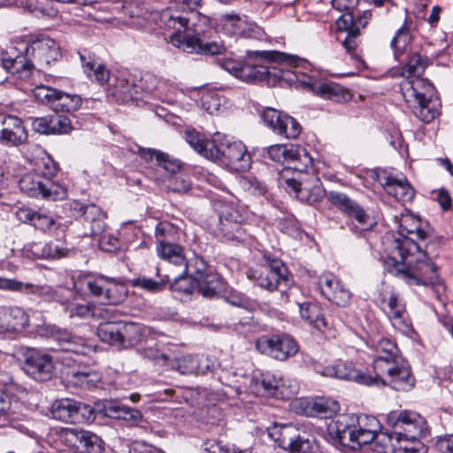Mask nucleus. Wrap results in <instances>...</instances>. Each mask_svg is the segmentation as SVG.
I'll return each mask as SVG.
<instances>
[{
	"label": "nucleus",
	"mask_w": 453,
	"mask_h": 453,
	"mask_svg": "<svg viewBox=\"0 0 453 453\" xmlns=\"http://www.w3.org/2000/svg\"><path fill=\"white\" fill-rule=\"evenodd\" d=\"M262 60L280 65L286 64L296 68L305 67L308 65L305 59L298 56L276 50L248 51L247 58L244 61H239L233 58H218L217 63L233 76L245 82L266 81L267 84H271L281 80L293 81L296 77L304 87L322 98L335 103H345L351 99V93L337 83L319 82L314 76L303 75V78L300 79L298 71L291 72L288 69L278 68L273 63L265 65L260 63Z\"/></svg>",
	"instance_id": "obj_1"
},
{
	"label": "nucleus",
	"mask_w": 453,
	"mask_h": 453,
	"mask_svg": "<svg viewBox=\"0 0 453 453\" xmlns=\"http://www.w3.org/2000/svg\"><path fill=\"white\" fill-rule=\"evenodd\" d=\"M398 234L384 259V269L408 285H435L439 281L437 267L415 241V238L425 240L427 237L423 223L412 214H403L399 219Z\"/></svg>",
	"instance_id": "obj_2"
},
{
	"label": "nucleus",
	"mask_w": 453,
	"mask_h": 453,
	"mask_svg": "<svg viewBox=\"0 0 453 453\" xmlns=\"http://www.w3.org/2000/svg\"><path fill=\"white\" fill-rule=\"evenodd\" d=\"M428 65L426 57L414 51L408 55V60L402 68V96L412 113L421 121L430 123L439 115L440 103L433 97L434 87L421 78Z\"/></svg>",
	"instance_id": "obj_3"
},
{
	"label": "nucleus",
	"mask_w": 453,
	"mask_h": 453,
	"mask_svg": "<svg viewBox=\"0 0 453 453\" xmlns=\"http://www.w3.org/2000/svg\"><path fill=\"white\" fill-rule=\"evenodd\" d=\"M73 288L77 291L87 289L105 305H119L128 295L127 286L120 279L103 274H81L74 280Z\"/></svg>",
	"instance_id": "obj_4"
},
{
	"label": "nucleus",
	"mask_w": 453,
	"mask_h": 453,
	"mask_svg": "<svg viewBox=\"0 0 453 453\" xmlns=\"http://www.w3.org/2000/svg\"><path fill=\"white\" fill-rule=\"evenodd\" d=\"M211 145L209 160L234 172H244L250 168L251 157L242 142L232 141L225 134L216 133L215 142Z\"/></svg>",
	"instance_id": "obj_5"
},
{
	"label": "nucleus",
	"mask_w": 453,
	"mask_h": 453,
	"mask_svg": "<svg viewBox=\"0 0 453 453\" xmlns=\"http://www.w3.org/2000/svg\"><path fill=\"white\" fill-rule=\"evenodd\" d=\"M247 275L248 278L254 280L258 287L270 292L285 293L292 285L288 268L281 260L276 258L268 260L266 265L257 270L250 269Z\"/></svg>",
	"instance_id": "obj_6"
},
{
	"label": "nucleus",
	"mask_w": 453,
	"mask_h": 453,
	"mask_svg": "<svg viewBox=\"0 0 453 453\" xmlns=\"http://www.w3.org/2000/svg\"><path fill=\"white\" fill-rule=\"evenodd\" d=\"M297 174V177H288L286 170L280 173L279 182L289 194H294L302 202L312 204L321 201L325 190L319 178L309 174L302 178V173Z\"/></svg>",
	"instance_id": "obj_7"
},
{
	"label": "nucleus",
	"mask_w": 453,
	"mask_h": 453,
	"mask_svg": "<svg viewBox=\"0 0 453 453\" xmlns=\"http://www.w3.org/2000/svg\"><path fill=\"white\" fill-rule=\"evenodd\" d=\"M25 50L32 64V68L37 66L43 69L62 57L59 43L46 35H32L25 46Z\"/></svg>",
	"instance_id": "obj_8"
},
{
	"label": "nucleus",
	"mask_w": 453,
	"mask_h": 453,
	"mask_svg": "<svg viewBox=\"0 0 453 453\" xmlns=\"http://www.w3.org/2000/svg\"><path fill=\"white\" fill-rule=\"evenodd\" d=\"M19 188L21 192L35 198L57 201L67 196L65 188L35 172L22 175L19 180Z\"/></svg>",
	"instance_id": "obj_9"
},
{
	"label": "nucleus",
	"mask_w": 453,
	"mask_h": 453,
	"mask_svg": "<svg viewBox=\"0 0 453 453\" xmlns=\"http://www.w3.org/2000/svg\"><path fill=\"white\" fill-rule=\"evenodd\" d=\"M268 157L282 164H288L283 171L293 169L296 173H305L312 167L313 160L305 148L296 145L289 147L281 144L272 145L267 149Z\"/></svg>",
	"instance_id": "obj_10"
},
{
	"label": "nucleus",
	"mask_w": 453,
	"mask_h": 453,
	"mask_svg": "<svg viewBox=\"0 0 453 453\" xmlns=\"http://www.w3.org/2000/svg\"><path fill=\"white\" fill-rule=\"evenodd\" d=\"M328 198L332 204L344 212L352 219L350 230L360 234L371 230L375 226L374 219L357 202L341 192H330Z\"/></svg>",
	"instance_id": "obj_11"
},
{
	"label": "nucleus",
	"mask_w": 453,
	"mask_h": 453,
	"mask_svg": "<svg viewBox=\"0 0 453 453\" xmlns=\"http://www.w3.org/2000/svg\"><path fill=\"white\" fill-rule=\"evenodd\" d=\"M376 375L372 376L376 380L373 385L381 383L388 385L397 391H409L415 384V379L411 372L409 365L402 357L381 369L375 370Z\"/></svg>",
	"instance_id": "obj_12"
},
{
	"label": "nucleus",
	"mask_w": 453,
	"mask_h": 453,
	"mask_svg": "<svg viewBox=\"0 0 453 453\" xmlns=\"http://www.w3.org/2000/svg\"><path fill=\"white\" fill-rule=\"evenodd\" d=\"M33 94L36 101L48 105L56 112H72L79 110L82 104V99L79 95L68 94L57 88L38 85Z\"/></svg>",
	"instance_id": "obj_13"
},
{
	"label": "nucleus",
	"mask_w": 453,
	"mask_h": 453,
	"mask_svg": "<svg viewBox=\"0 0 453 453\" xmlns=\"http://www.w3.org/2000/svg\"><path fill=\"white\" fill-rule=\"evenodd\" d=\"M172 44L185 52L208 56H226V47L221 41H208L197 28L193 35H178L172 39Z\"/></svg>",
	"instance_id": "obj_14"
},
{
	"label": "nucleus",
	"mask_w": 453,
	"mask_h": 453,
	"mask_svg": "<svg viewBox=\"0 0 453 453\" xmlns=\"http://www.w3.org/2000/svg\"><path fill=\"white\" fill-rule=\"evenodd\" d=\"M243 219L242 214L234 206L223 204L219 211L216 234L226 242H245L247 234L242 225Z\"/></svg>",
	"instance_id": "obj_15"
},
{
	"label": "nucleus",
	"mask_w": 453,
	"mask_h": 453,
	"mask_svg": "<svg viewBox=\"0 0 453 453\" xmlns=\"http://www.w3.org/2000/svg\"><path fill=\"white\" fill-rule=\"evenodd\" d=\"M16 216L21 222L30 224L45 234L61 237L65 232L61 219L42 209L34 211L28 207L20 208L16 211Z\"/></svg>",
	"instance_id": "obj_16"
},
{
	"label": "nucleus",
	"mask_w": 453,
	"mask_h": 453,
	"mask_svg": "<svg viewBox=\"0 0 453 453\" xmlns=\"http://www.w3.org/2000/svg\"><path fill=\"white\" fill-rule=\"evenodd\" d=\"M387 422L395 431H401L406 438L416 439L427 430L423 417L411 411H392L388 414Z\"/></svg>",
	"instance_id": "obj_17"
},
{
	"label": "nucleus",
	"mask_w": 453,
	"mask_h": 453,
	"mask_svg": "<svg viewBox=\"0 0 453 453\" xmlns=\"http://www.w3.org/2000/svg\"><path fill=\"white\" fill-rule=\"evenodd\" d=\"M23 370L35 380H49L55 371L54 357L42 349H28L24 353Z\"/></svg>",
	"instance_id": "obj_18"
},
{
	"label": "nucleus",
	"mask_w": 453,
	"mask_h": 453,
	"mask_svg": "<svg viewBox=\"0 0 453 453\" xmlns=\"http://www.w3.org/2000/svg\"><path fill=\"white\" fill-rule=\"evenodd\" d=\"M261 118L273 133L286 139H296L302 131V127L296 119L274 108H266Z\"/></svg>",
	"instance_id": "obj_19"
},
{
	"label": "nucleus",
	"mask_w": 453,
	"mask_h": 453,
	"mask_svg": "<svg viewBox=\"0 0 453 453\" xmlns=\"http://www.w3.org/2000/svg\"><path fill=\"white\" fill-rule=\"evenodd\" d=\"M50 336L63 352H72L76 356H88L96 352V346L89 341L73 336L69 331L56 326H50Z\"/></svg>",
	"instance_id": "obj_20"
},
{
	"label": "nucleus",
	"mask_w": 453,
	"mask_h": 453,
	"mask_svg": "<svg viewBox=\"0 0 453 453\" xmlns=\"http://www.w3.org/2000/svg\"><path fill=\"white\" fill-rule=\"evenodd\" d=\"M27 140L23 121L13 115L0 112V143L5 146H19Z\"/></svg>",
	"instance_id": "obj_21"
},
{
	"label": "nucleus",
	"mask_w": 453,
	"mask_h": 453,
	"mask_svg": "<svg viewBox=\"0 0 453 453\" xmlns=\"http://www.w3.org/2000/svg\"><path fill=\"white\" fill-rule=\"evenodd\" d=\"M29 326V316L19 306H0V335L23 332Z\"/></svg>",
	"instance_id": "obj_22"
},
{
	"label": "nucleus",
	"mask_w": 453,
	"mask_h": 453,
	"mask_svg": "<svg viewBox=\"0 0 453 453\" xmlns=\"http://www.w3.org/2000/svg\"><path fill=\"white\" fill-rule=\"evenodd\" d=\"M384 302L386 303L384 311L392 326L403 334H411L413 327L406 311L405 303L400 299L399 295L392 291Z\"/></svg>",
	"instance_id": "obj_23"
},
{
	"label": "nucleus",
	"mask_w": 453,
	"mask_h": 453,
	"mask_svg": "<svg viewBox=\"0 0 453 453\" xmlns=\"http://www.w3.org/2000/svg\"><path fill=\"white\" fill-rule=\"evenodd\" d=\"M319 372L326 377L354 380L365 386H372L376 380L372 376L355 369L351 362L342 360H338L334 364L324 367Z\"/></svg>",
	"instance_id": "obj_24"
},
{
	"label": "nucleus",
	"mask_w": 453,
	"mask_h": 453,
	"mask_svg": "<svg viewBox=\"0 0 453 453\" xmlns=\"http://www.w3.org/2000/svg\"><path fill=\"white\" fill-rule=\"evenodd\" d=\"M358 418L355 414H341L327 425L329 435L342 445H349L356 441V423Z\"/></svg>",
	"instance_id": "obj_25"
},
{
	"label": "nucleus",
	"mask_w": 453,
	"mask_h": 453,
	"mask_svg": "<svg viewBox=\"0 0 453 453\" xmlns=\"http://www.w3.org/2000/svg\"><path fill=\"white\" fill-rule=\"evenodd\" d=\"M319 288L322 295L339 306H346L351 298V293L342 282L331 273L319 277Z\"/></svg>",
	"instance_id": "obj_26"
},
{
	"label": "nucleus",
	"mask_w": 453,
	"mask_h": 453,
	"mask_svg": "<svg viewBox=\"0 0 453 453\" xmlns=\"http://www.w3.org/2000/svg\"><path fill=\"white\" fill-rule=\"evenodd\" d=\"M165 368L174 370L180 374H204L211 370L207 357H199L192 355H182L180 357L170 355V361Z\"/></svg>",
	"instance_id": "obj_27"
},
{
	"label": "nucleus",
	"mask_w": 453,
	"mask_h": 453,
	"mask_svg": "<svg viewBox=\"0 0 453 453\" xmlns=\"http://www.w3.org/2000/svg\"><path fill=\"white\" fill-rule=\"evenodd\" d=\"M192 12L179 11L175 6H171L164 10L160 14L161 22L174 33L170 37L172 39L178 35H190L188 33L191 21Z\"/></svg>",
	"instance_id": "obj_28"
},
{
	"label": "nucleus",
	"mask_w": 453,
	"mask_h": 453,
	"mask_svg": "<svg viewBox=\"0 0 453 453\" xmlns=\"http://www.w3.org/2000/svg\"><path fill=\"white\" fill-rule=\"evenodd\" d=\"M54 288L49 285H35L24 283L14 279L0 277V289L35 295L46 302H52Z\"/></svg>",
	"instance_id": "obj_29"
},
{
	"label": "nucleus",
	"mask_w": 453,
	"mask_h": 453,
	"mask_svg": "<svg viewBox=\"0 0 453 453\" xmlns=\"http://www.w3.org/2000/svg\"><path fill=\"white\" fill-rule=\"evenodd\" d=\"M137 94V85L134 78L113 76L106 88L107 96L119 103L133 100Z\"/></svg>",
	"instance_id": "obj_30"
},
{
	"label": "nucleus",
	"mask_w": 453,
	"mask_h": 453,
	"mask_svg": "<svg viewBox=\"0 0 453 453\" xmlns=\"http://www.w3.org/2000/svg\"><path fill=\"white\" fill-rule=\"evenodd\" d=\"M372 347L376 351V357L373 361L374 371L381 369L383 366L401 358L398 356L396 344L388 338L379 337L372 339Z\"/></svg>",
	"instance_id": "obj_31"
},
{
	"label": "nucleus",
	"mask_w": 453,
	"mask_h": 453,
	"mask_svg": "<svg viewBox=\"0 0 453 453\" xmlns=\"http://www.w3.org/2000/svg\"><path fill=\"white\" fill-rule=\"evenodd\" d=\"M70 319H109L111 311L108 308L96 306L93 303H76L72 300L64 311Z\"/></svg>",
	"instance_id": "obj_32"
},
{
	"label": "nucleus",
	"mask_w": 453,
	"mask_h": 453,
	"mask_svg": "<svg viewBox=\"0 0 453 453\" xmlns=\"http://www.w3.org/2000/svg\"><path fill=\"white\" fill-rule=\"evenodd\" d=\"M63 377L69 385L89 389L101 381V374L88 367H78L63 372Z\"/></svg>",
	"instance_id": "obj_33"
},
{
	"label": "nucleus",
	"mask_w": 453,
	"mask_h": 453,
	"mask_svg": "<svg viewBox=\"0 0 453 453\" xmlns=\"http://www.w3.org/2000/svg\"><path fill=\"white\" fill-rule=\"evenodd\" d=\"M380 182L385 191L398 201L409 202L414 196V189L405 178L397 179L391 175H383L380 177Z\"/></svg>",
	"instance_id": "obj_34"
},
{
	"label": "nucleus",
	"mask_w": 453,
	"mask_h": 453,
	"mask_svg": "<svg viewBox=\"0 0 453 453\" xmlns=\"http://www.w3.org/2000/svg\"><path fill=\"white\" fill-rule=\"evenodd\" d=\"M141 157L146 161L156 160L157 165L165 172V177L177 173L181 170L180 161L169 154L155 149H142Z\"/></svg>",
	"instance_id": "obj_35"
},
{
	"label": "nucleus",
	"mask_w": 453,
	"mask_h": 453,
	"mask_svg": "<svg viewBox=\"0 0 453 453\" xmlns=\"http://www.w3.org/2000/svg\"><path fill=\"white\" fill-rule=\"evenodd\" d=\"M3 67L12 74H22L32 69L30 59L24 50L19 52L14 47H11L1 58Z\"/></svg>",
	"instance_id": "obj_36"
},
{
	"label": "nucleus",
	"mask_w": 453,
	"mask_h": 453,
	"mask_svg": "<svg viewBox=\"0 0 453 453\" xmlns=\"http://www.w3.org/2000/svg\"><path fill=\"white\" fill-rule=\"evenodd\" d=\"M216 27L226 35L245 36L249 24L244 18L236 13H226L216 19Z\"/></svg>",
	"instance_id": "obj_37"
},
{
	"label": "nucleus",
	"mask_w": 453,
	"mask_h": 453,
	"mask_svg": "<svg viewBox=\"0 0 453 453\" xmlns=\"http://www.w3.org/2000/svg\"><path fill=\"white\" fill-rule=\"evenodd\" d=\"M358 421L356 423L355 438L358 445L367 444L374 441L377 433L380 429L379 420L373 416L360 415L357 416Z\"/></svg>",
	"instance_id": "obj_38"
},
{
	"label": "nucleus",
	"mask_w": 453,
	"mask_h": 453,
	"mask_svg": "<svg viewBox=\"0 0 453 453\" xmlns=\"http://www.w3.org/2000/svg\"><path fill=\"white\" fill-rule=\"evenodd\" d=\"M156 253L160 259L183 269L185 273H188V263L184 247L178 242L156 248Z\"/></svg>",
	"instance_id": "obj_39"
},
{
	"label": "nucleus",
	"mask_w": 453,
	"mask_h": 453,
	"mask_svg": "<svg viewBox=\"0 0 453 453\" xmlns=\"http://www.w3.org/2000/svg\"><path fill=\"white\" fill-rule=\"evenodd\" d=\"M80 60L83 68V72L91 80L96 81L100 85L110 83L113 78L111 76L110 71L102 64L96 65L90 56H87L86 52H79Z\"/></svg>",
	"instance_id": "obj_40"
},
{
	"label": "nucleus",
	"mask_w": 453,
	"mask_h": 453,
	"mask_svg": "<svg viewBox=\"0 0 453 453\" xmlns=\"http://www.w3.org/2000/svg\"><path fill=\"white\" fill-rule=\"evenodd\" d=\"M269 436L283 449H293L300 433L292 424L275 425L269 430Z\"/></svg>",
	"instance_id": "obj_41"
},
{
	"label": "nucleus",
	"mask_w": 453,
	"mask_h": 453,
	"mask_svg": "<svg viewBox=\"0 0 453 453\" xmlns=\"http://www.w3.org/2000/svg\"><path fill=\"white\" fill-rule=\"evenodd\" d=\"M195 283L196 292L206 298L218 296L225 288L222 278L213 272L196 280Z\"/></svg>",
	"instance_id": "obj_42"
},
{
	"label": "nucleus",
	"mask_w": 453,
	"mask_h": 453,
	"mask_svg": "<svg viewBox=\"0 0 453 453\" xmlns=\"http://www.w3.org/2000/svg\"><path fill=\"white\" fill-rule=\"evenodd\" d=\"M411 41V23L405 19L390 42L395 59L401 61V58L409 51Z\"/></svg>",
	"instance_id": "obj_43"
},
{
	"label": "nucleus",
	"mask_w": 453,
	"mask_h": 453,
	"mask_svg": "<svg viewBox=\"0 0 453 453\" xmlns=\"http://www.w3.org/2000/svg\"><path fill=\"white\" fill-rule=\"evenodd\" d=\"M170 281L168 275L159 273V268H157V278L152 279L146 276H139L130 280L132 287L156 294L163 291Z\"/></svg>",
	"instance_id": "obj_44"
},
{
	"label": "nucleus",
	"mask_w": 453,
	"mask_h": 453,
	"mask_svg": "<svg viewBox=\"0 0 453 453\" xmlns=\"http://www.w3.org/2000/svg\"><path fill=\"white\" fill-rule=\"evenodd\" d=\"M184 137L194 150L209 159V152L212 150L211 144L215 142V135L211 140H209L195 129L187 128L184 132Z\"/></svg>",
	"instance_id": "obj_45"
},
{
	"label": "nucleus",
	"mask_w": 453,
	"mask_h": 453,
	"mask_svg": "<svg viewBox=\"0 0 453 453\" xmlns=\"http://www.w3.org/2000/svg\"><path fill=\"white\" fill-rule=\"evenodd\" d=\"M97 335L104 342L111 345L123 346L120 321H107L100 323Z\"/></svg>",
	"instance_id": "obj_46"
},
{
	"label": "nucleus",
	"mask_w": 453,
	"mask_h": 453,
	"mask_svg": "<svg viewBox=\"0 0 453 453\" xmlns=\"http://www.w3.org/2000/svg\"><path fill=\"white\" fill-rule=\"evenodd\" d=\"M180 232L173 224L164 221L157 224L155 230L156 248L178 242Z\"/></svg>",
	"instance_id": "obj_47"
},
{
	"label": "nucleus",
	"mask_w": 453,
	"mask_h": 453,
	"mask_svg": "<svg viewBox=\"0 0 453 453\" xmlns=\"http://www.w3.org/2000/svg\"><path fill=\"white\" fill-rule=\"evenodd\" d=\"M300 315L303 319L319 330L328 327L325 317L321 314L320 308L312 303H304L300 305Z\"/></svg>",
	"instance_id": "obj_48"
},
{
	"label": "nucleus",
	"mask_w": 453,
	"mask_h": 453,
	"mask_svg": "<svg viewBox=\"0 0 453 453\" xmlns=\"http://www.w3.org/2000/svg\"><path fill=\"white\" fill-rule=\"evenodd\" d=\"M252 390L260 395H277L280 385L273 375L261 374L251 380Z\"/></svg>",
	"instance_id": "obj_49"
},
{
	"label": "nucleus",
	"mask_w": 453,
	"mask_h": 453,
	"mask_svg": "<svg viewBox=\"0 0 453 453\" xmlns=\"http://www.w3.org/2000/svg\"><path fill=\"white\" fill-rule=\"evenodd\" d=\"M54 419L74 424V400L65 398L57 400L51 406Z\"/></svg>",
	"instance_id": "obj_50"
},
{
	"label": "nucleus",
	"mask_w": 453,
	"mask_h": 453,
	"mask_svg": "<svg viewBox=\"0 0 453 453\" xmlns=\"http://www.w3.org/2000/svg\"><path fill=\"white\" fill-rule=\"evenodd\" d=\"M311 413L325 418H330L340 411V404L330 398H318L310 403Z\"/></svg>",
	"instance_id": "obj_51"
},
{
	"label": "nucleus",
	"mask_w": 453,
	"mask_h": 453,
	"mask_svg": "<svg viewBox=\"0 0 453 453\" xmlns=\"http://www.w3.org/2000/svg\"><path fill=\"white\" fill-rule=\"evenodd\" d=\"M27 8L36 18H53L58 13L50 0H28Z\"/></svg>",
	"instance_id": "obj_52"
},
{
	"label": "nucleus",
	"mask_w": 453,
	"mask_h": 453,
	"mask_svg": "<svg viewBox=\"0 0 453 453\" xmlns=\"http://www.w3.org/2000/svg\"><path fill=\"white\" fill-rule=\"evenodd\" d=\"M183 271L171 284V290L180 295V298H189V296L196 292V283L192 278H188Z\"/></svg>",
	"instance_id": "obj_53"
},
{
	"label": "nucleus",
	"mask_w": 453,
	"mask_h": 453,
	"mask_svg": "<svg viewBox=\"0 0 453 453\" xmlns=\"http://www.w3.org/2000/svg\"><path fill=\"white\" fill-rule=\"evenodd\" d=\"M299 347L294 338L288 334H282L281 341L278 345L273 358L280 361L287 360L298 352Z\"/></svg>",
	"instance_id": "obj_54"
},
{
	"label": "nucleus",
	"mask_w": 453,
	"mask_h": 453,
	"mask_svg": "<svg viewBox=\"0 0 453 453\" xmlns=\"http://www.w3.org/2000/svg\"><path fill=\"white\" fill-rule=\"evenodd\" d=\"M282 338V334L262 335L256 341V349L262 354L273 358L274 353Z\"/></svg>",
	"instance_id": "obj_55"
},
{
	"label": "nucleus",
	"mask_w": 453,
	"mask_h": 453,
	"mask_svg": "<svg viewBox=\"0 0 453 453\" xmlns=\"http://www.w3.org/2000/svg\"><path fill=\"white\" fill-rule=\"evenodd\" d=\"M81 445V451L82 453H103L104 450V441L96 434L85 431Z\"/></svg>",
	"instance_id": "obj_56"
},
{
	"label": "nucleus",
	"mask_w": 453,
	"mask_h": 453,
	"mask_svg": "<svg viewBox=\"0 0 453 453\" xmlns=\"http://www.w3.org/2000/svg\"><path fill=\"white\" fill-rule=\"evenodd\" d=\"M69 250L66 244L60 239L58 238L54 241L47 242L42 249V256L44 258H61L65 257Z\"/></svg>",
	"instance_id": "obj_57"
},
{
	"label": "nucleus",
	"mask_w": 453,
	"mask_h": 453,
	"mask_svg": "<svg viewBox=\"0 0 453 453\" xmlns=\"http://www.w3.org/2000/svg\"><path fill=\"white\" fill-rule=\"evenodd\" d=\"M166 188L175 193H185L190 188L188 177L181 172L165 177Z\"/></svg>",
	"instance_id": "obj_58"
},
{
	"label": "nucleus",
	"mask_w": 453,
	"mask_h": 453,
	"mask_svg": "<svg viewBox=\"0 0 453 453\" xmlns=\"http://www.w3.org/2000/svg\"><path fill=\"white\" fill-rule=\"evenodd\" d=\"M234 330L239 334L243 335L245 338H251L254 334L260 333L263 330L262 326L255 321L253 318H243L239 322L234 325Z\"/></svg>",
	"instance_id": "obj_59"
},
{
	"label": "nucleus",
	"mask_w": 453,
	"mask_h": 453,
	"mask_svg": "<svg viewBox=\"0 0 453 453\" xmlns=\"http://www.w3.org/2000/svg\"><path fill=\"white\" fill-rule=\"evenodd\" d=\"M58 171V164L48 155L42 157L35 165L34 170L37 174L53 180Z\"/></svg>",
	"instance_id": "obj_60"
},
{
	"label": "nucleus",
	"mask_w": 453,
	"mask_h": 453,
	"mask_svg": "<svg viewBox=\"0 0 453 453\" xmlns=\"http://www.w3.org/2000/svg\"><path fill=\"white\" fill-rule=\"evenodd\" d=\"M402 434L401 431H394L392 433H377L376 443L382 448V453H394L395 446L396 440L398 441L400 435Z\"/></svg>",
	"instance_id": "obj_61"
},
{
	"label": "nucleus",
	"mask_w": 453,
	"mask_h": 453,
	"mask_svg": "<svg viewBox=\"0 0 453 453\" xmlns=\"http://www.w3.org/2000/svg\"><path fill=\"white\" fill-rule=\"evenodd\" d=\"M96 416L95 409L91 405L74 401V424L93 422Z\"/></svg>",
	"instance_id": "obj_62"
},
{
	"label": "nucleus",
	"mask_w": 453,
	"mask_h": 453,
	"mask_svg": "<svg viewBox=\"0 0 453 453\" xmlns=\"http://www.w3.org/2000/svg\"><path fill=\"white\" fill-rule=\"evenodd\" d=\"M395 443L394 453H423L421 443L418 441V438H406L403 434H401L399 440H396Z\"/></svg>",
	"instance_id": "obj_63"
},
{
	"label": "nucleus",
	"mask_w": 453,
	"mask_h": 453,
	"mask_svg": "<svg viewBox=\"0 0 453 453\" xmlns=\"http://www.w3.org/2000/svg\"><path fill=\"white\" fill-rule=\"evenodd\" d=\"M86 430H79L75 428H64L60 433L61 441L70 448L80 449L82 443V438Z\"/></svg>",
	"instance_id": "obj_64"
}]
</instances>
